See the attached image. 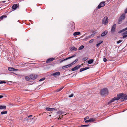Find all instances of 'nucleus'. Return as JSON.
<instances>
[{"mask_svg": "<svg viewBox=\"0 0 127 127\" xmlns=\"http://www.w3.org/2000/svg\"><path fill=\"white\" fill-rule=\"evenodd\" d=\"M92 36H93V35H92V34H91V35L90 36H89L88 37H87V38H90L92 37Z\"/></svg>", "mask_w": 127, "mask_h": 127, "instance_id": "48", "label": "nucleus"}, {"mask_svg": "<svg viewBox=\"0 0 127 127\" xmlns=\"http://www.w3.org/2000/svg\"><path fill=\"white\" fill-rule=\"evenodd\" d=\"M110 0H107L105 1H104V6L106 4H108L109 2L110 1Z\"/></svg>", "mask_w": 127, "mask_h": 127, "instance_id": "19", "label": "nucleus"}, {"mask_svg": "<svg viewBox=\"0 0 127 127\" xmlns=\"http://www.w3.org/2000/svg\"><path fill=\"white\" fill-rule=\"evenodd\" d=\"M84 47V46L83 45H81L78 48L79 50H81L83 49Z\"/></svg>", "mask_w": 127, "mask_h": 127, "instance_id": "30", "label": "nucleus"}, {"mask_svg": "<svg viewBox=\"0 0 127 127\" xmlns=\"http://www.w3.org/2000/svg\"><path fill=\"white\" fill-rule=\"evenodd\" d=\"M102 5H103V1H102L98 5L97 8L98 9H99L101 7L103 6Z\"/></svg>", "mask_w": 127, "mask_h": 127, "instance_id": "14", "label": "nucleus"}, {"mask_svg": "<svg viewBox=\"0 0 127 127\" xmlns=\"http://www.w3.org/2000/svg\"><path fill=\"white\" fill-rule=\"evenodd\" d=\"M81 66V65H78L74 67L75 68L76 70H77L79 69Z\"/></svg>", "mask_w": 127, "mask_h": 127, "instance_id": "23", "label": "nucleus"}, {"mask_svg": "<svg viewBox=\"0 0 127 127\" xmlns=\"http://www.w3.org/2000/svg\"><path fill=\"white\" fill-rule=\"evenodd\" d=\"M45 79V78L44 77L40 79L39 81H41L44 80Z\"/></svg>", "mask_w": 127, "mask_h": 127, "instance_id": "41", "label": "nucleus"}, {"mask_svg": "<svg viewBox=\"0 0 127 127\" xmlns=\"http://www.w3.org/2000/svg\"><path fill=\"white\" fill-rule=\"evenodd\" d=\"M101 36H103V32H102L101 34Z\"/></svg>", "mask_w": 127, "mask_h": 127, "instance_id": "55", "label": "nucleus"}, {"mask_svg": "<svg viewBox=\"0 0 127 127\" xmlns=\"http://www.w3.org/2000/svg\"><path fill=\"white\" fill-rule=\"evenodd\" d=\"M90 68V67L89 66H87L86 67H85V68H84V69L85 70H87V69H89Z\"/></svg>", "mask_w": 127, "mask_h": 127, "instance_id": "47", "label": "nucleus"}, {"mask_svg": "<svg viewBox=\"0 0 127 127\" xmlns=\"http://www.w3.org/2000/svg\"><path fill=\"white\" fill-rule=\"evenodd\" d=\"M108 19L107 17H105L104 18V25H106L108 23Z\"/></svg>", "mask_w": 127, "mask_h": 127, "instance_id": "6", "label": "nucleus"}, {"mask_svg": "<svg viewBox=\"0 0 127 127\" xmlns=\"http://www.w3.org/2000/svg\"><path fill=\"white\" fill-rule=\"evenodd\" d=\"M78 61V59H76L74 61H73V62L71 63L70 64L71 66L72 65L74 64H75V63H76V62Z\"/></svg>", "mask_w": 127, "mask_h": 127, "instance_id": "22", "label": "nucleus"}, {"mask_svg": "<svg viewBox=\"0 0 127 127\" xmlns=\"http://www.w3.org/2000/svg\"><path fill=\"white\" fill-rule=\"evenodd\" d=\"M32 115H30L28 116V118H29L30 117H32Z\"/></svg>", "mask_w": 127, "mask_h": 127, "instance_id": "53", "label": "nucleus"}, {"mask_svg": "<svg viewBox=\"0 0 127 127\" xmlns=\"http://www.w3.org/2000/svg\"><path fill=\"white\" fill-rule=\"evenodd\" d=\"M126 23H127V21L126 22Z\"/></svg>", "mask_w": 127, "mask_h": 127, "instance_id": "61", "label": "nucleus"}, {"mask_svg": "<svg viewBox=\"0 0 127 127\" xmlns=\"http://www.w3.org/2000/svg\"><path fill=\"white\" fill-rule=\"evenodd\" d=\"M107 60L105 58H104V62H106Z\"/></svg>", "mask_w": 127, "mask_h": 127, "instance_id": "50", "label": "nucleus"}, {"mask_svg": "<svg viewBox=\"0 0 127 127\" xmlns=\"http://www.w3.org/2000/svg\"><path fill=\"white\" fill-rule=\"evenodd\" d=\"M102 23L103 24V19H102Z\"/></svg>", "mask_w": 127, "mask_h": 127, "instance_id": "58", "label": "nucleus"}, {"mask_svg": "<svg viewBox=\"0 0 127 127\" xmlns=\"http://www.w3.org/2000/svg\"><path fill=\"white\" fill-rule=\"evenodd\" d=\"M46 110L47 111H53L54 110L57 111V109L54 108L47 107L46 109Z\"/></svg>", "mask_w": 127, "mask_h": 127, "instance_id": "13", "label": "nucleus"}, {"mask_svg": "<svg viewBox=\"0 0 127 127\" xmlns=\"http://www.w3.org/2000/svg\"><path fill=\"white\" fill-rule=\"evenodd\" d=\"M7 16L6 15H3L0 17V19L1 20L3 19L4 18L7 17Z\"/></svg>", "mask_w": 127, "mask_h": 127, "instance_id": "28", "label": "nucleus"}, {"mask_svg": "<svg viewBox=\"0 0 127 127\" xmlns=\"http://www.w3.org/2000/svg\"><path fill=\"white\" fill-rule=\"evenodd\" d=\"M69 26L71 28V30L70 31V32L73 31L75 28V24L72 21L70 22L69 24Z\"/></svg>", "mask_w": 127, "mask_h": 127, "instance_id": "3", "label": "nucleus"}, {"mask_svg": "<svg viewBox=\"0 0 127 127\" xmlns=\"http://www.w3.org/2000/svg\"><path fill=\"white\" fill-rule=\"evenodd\" d=\"M125 98H124V99H125V100H127V95L126 94H125Z\"/></svg>", "mask_w": 127, "mask_h": 127, "instance_id": "37", "label": "nucleus"}, {"mask_svg": "<svg viewBox=\"0 0 127 127\" xmlns=\"http://www.w3.org/2000/svg\"><path fill=\"white\" fill-rule=\"evenodd\" d=\"M85 70L84 68H82L80 69V72H81Z\"/></svg>", "mask_w": 127, "mask_h": 127, "instance_id": "39", "label": "nucleus"}, {"mask_svg": "<svg viewBox=\"0 0 127 127\" xmlns=\"http://www.w3.org/2000/svg\"><path fill=\"white\" fill-rule=\"evenodd\" d=\"M117 100H118L117 97H114L109 101L108 103V104H109L110 103L113 102L114 101Z\"/></svg>", "mask_w": 127, "mask_h": 127, "instance_id": "9", "label": "nucleus"}, {"mask_svg": "<svg viewBox=\"0 0 127 127\" xmlns=\"http://www.w3.org/2000/svg\"><path fill=\"white\" fill-rule=\"evenodd\" d=\"M116 28V24H114L112 27L111 31L112 32H114Z\"/></svg>", "mask_w": 127, "mask_h": 127, "instance_id": "16", "label": "nucleus"}, {"mask_svg": "<svg viewBox=\"0 0 127 127\" xmlns=\"http://www.w3.org/2000/svg\"><path fill=\"white\" fill-rule=\"evenodd\" d=\"M19 6V5L18 4H13L12 7V8L14 10L16 9Z\"/></svg>", "mask_w": 127, "mask_h": 127, "instance_id": "11", "label": "nucleus"}, {"mask_svg": "<svg viewBox=\"0 0 127 127\" xmlns=\"http://www.w3.org/2000/svg\"><path fill=\"white\" fill-rule=\"evenodd\" d=\"M100 37V36H97V38H98L99 37Z\"/></svg>", "mask_w": 127, "mask_h": 127, "instance_id": "57", "label": "nucleus"}, {"mask_svg": "<svg viewBox=\"0 0 127 127\" xmlns=\"http://www.w3.org/2000/svg\"><path fill=\"white\" fill-rule=\"evenodd\" d=\"M60 75V73L59 72H57L52 73L51 75L54 77L59 76Z\"/></svg>", "mask_w": 127, "mask_h": 127, "instance_id": "5", "label": "nucleus"}, {"mask_svg": "<svg viewBox=\"0 0 127 127\" xmlns=\"http://www.w3.org/2000/svg\"><path fill=\"white\" fill-rule=\"evenodd\" d=\"M103 42V41H101L99 42L97 44H96V46L97 47H98L100 46V44Z\"/></svg>", "mask_w": 127, "mask_h": 127, "instance_id": "27", "label": "nucleus"}, {"mask_svg": "<svg viewBox=\"0 0 127 127\" xmlns=\"http://www.w3.org/2000/svg\"><path fill=\"white\" fill-rule=\"evenodd\" d=\"M54 60H55V58H50L47 60L46 61V63H49L50 62L53 61Z\"/></svg>", "mask_w": 127, "mask_h": 127, "instance_id": "12", "label": "nucleus"}, {"mask_svg": "<svg viewBox=\"0 0 127 127\" xmlns=\"http://www.w3.org/2000/svg\"><path fill=\"white\" fill-rule=\"evenodd\" d=\"M89 118V117L87 118V117H85L84 118V120L85 121L86 120Z\"/></svg>", "mask_w": 127, "mask_h": 127, "instance_id": "52", "label": "nucleus"}, {"mask_svg": "<svg viewBox=\"0 0 127 127\" xmlns=\"http://www.w3.org/2000/svg\"><path fill=\"white\" fill-rule=\"evenodd\" d=\"M33 119V118H32V119Z\"/></svg>", "mask_w": 127, "mask_h": 127, "instance_id": "60", "label": "nucleus"}, {"mask_svg": "<svg viewBox=\"0 0 127 127\" xmlns=\"http://www.w3.org/2000/svg\"><path fill=\"white\" fill-rule=\"evenodd\" d=\"M125 18V13H124L118 19V24H121L122 22L124 20Z\"/></svg>", "mask_w": 127, "mask_h": 127, "instance_id": "2", "label": "nucleus"}, {"mask_svg": "<svg viewBox=\"0 0 127 127\" xmlns=\"http://www.w3.org/2000/svg\"><path fill=\"white\" fill-rule=\"evenodd\" d=\"M94 41V39H92L91 40H90V41H89V43H91L93 42Z\"/></svg>", "mask_w": 127, "mask_h": 127, "instance_id": "38", "label": "nucleus"}, {"mask_svg": "<svg viewBox=\"0 0 127 127\" xmlns=\"http://www.w3.org/2000/svg\"><path fill=\"white\" fill-rule=\"evenodd\" d=\"M7 113V112L6 111H4L1 112V115Z\"/></svg>", "mask_w": 127, "mask_h": 127, "instance_id": "31", "label": "nucleus"}, {"mask_svg": "<svg viewBox=\"0 0 127 127\" xmlns=\"http://www.w3.org/2000/svg\"><path fill=\"white\" fill-rule=\"evenodd\" d=\"M25 78L26 80L29 81L30 80V78L28 76H25Z\"/></svg>", "mask_w": 127, "mask_h": 127, "instance_id": "29", "label": "nucleus"}, {"mask_svg": "<svg viewBox=\"0 0 127 127\" xmlns=\"http://www.w3.org/2000/svg\"><path fill=\"white\" fill-rule=\"evenodd\" d=\"M5 1H2V2L3 3H4L5 2Z\"/></svg>", "mask_w": 127, "mask_h": 127, "instance_id": "56", "label": "nucleus"}, {"mask_svg": "<svg viewBox=\"0 0 127 127\" xmlns=\"http://www.w3.org/2000/svg\"><path fill=\"white\" fill-rule=\"evenodd\" d=\"M96 33V31H94L92 33V35H93V36H94L95 35Z\"/></svg>", "mask_w": 127, "mask_h": 127, "instance_id": "34", "label": "nucleus"}, {"mask_svg": "<svg viewBox=\"0 0 127 127\" xmlns=\"http://www.w3.org/2000/svg\"><path fill=\"white\" fill-rule=\"evenodd\" d=\"M37 76V75H36L32 74L30 76V77L31 79L34 80L36 78Z\"/></svg>", "mask_w": 127, "mask_h": 127, "instance_id": "7", "label": "nucleus"}, {"mask_svg": "<svg viewBox=\"0 0 127 127\" xmlns=\"http://www.w3.org/2000/svg\"><path fill=\"white\" fill-rule=\"evenodd\" d=\"M125 94L123 93H120L117 94V96L118 100L120 99L121 101H123L125 100Z\"/></svg>", "mask_w": 127, "mask_h": 127, "instance_id": "1", "label": "nucleus"}, {"mask_svg": "<svg viewBox=\"0 0 127 127\" xmlns=\"http://www.w3.org/2000/svg\"><path fill=\"white\" fill-rule=\"evenodd\" d=\"M71 66V65L70 64L66 65L65 66H63L62 67V69H64L67 68L68 67H70Z\"/></svg>", "mask_w": 127, "mask_h": 127, "instance_id": "18", "label": "nucleus"}, {"mask_svg": "<svg viewBox=\"0 0 127 127\" xmlns=\"http://www.w3.org/2000/svg\"><path fill=\"white\" fill-rule=\"evenodd\" d=\"M73 94H71L70 95H69L68 97H73Z\"/></svg>", "mask_w": 127, "mask_h": 127, "instance_id": "44", "label": "nucleus"}, {"mask_svg": "<svg viewBox=\"0 0 127 127\" xmlns=\"http://www.w3.org/2000/svg\"><path fill=\"white\" fill-rule=\"evenodd\" d=\"M58 114H59V118H58V120H59L60 118H62L63 117V115H62V114H64V112H62L61 111H58Z\"/></svg>", "mask_w": 127, "mask_h": 127, "instance_id": "8", "label": "nucleus"}, {"mask_svg": "<svg viewBox=\"0 0 127 127\" xmlns=\"http://www.w3.org/2000/svg\"><path fill=\"white\" fill-rule=\"evenodd\" d=\"M76 56V55L75 54H74L72 55V56H71L70 57H69L67 58V59H71L72 58H73L75 57Z\"/></svg>", "mask_w": 127, "mask_h": 127, "instance_id": "32", "label": "nucleus"}, {"mask_svg": "<svg viewBox=\"0 0 127 127\" xmlns=\"http://www.w3.org/2000/svg\"><path fill=\"white\" fill-rule=\"evenodd\" d=\"M6 109V106L4 105H0V109L5 110Z\"/></svg>", "mask_w": 127, "mask_h": 127, "instance_id": "17", "label": "nucleus"}, {"mask_svg": "<svg viewBox=\"0 0 127 127\" xmlns=\"http://www.w3.org/2000/svg\"><path fill=\"white\" fill-rule=\"evenodd\" d=\"M80 34V33L79 32H75L73 33V35L74 36H76L79 35Z\"/></svg>", "mask_w": 127, "mask_h": 127, "instance_id": "26", "label": "nucleus"}, {"mask_svg": "<svg viewBox=\"0 0 127 127\" xmlns=\"http://www.w3.org/2000/svg\"><path fill=\"white\" fill-rule=\"evenodd\" d=\"M100 94L102 95H103V89H101L100 92Z\"/></svg>", "mask_w": 127, "mask_h": 127, "instance_id": "40", "label": "nucleus"}, {"mask_svg": "<svg viewBox=\"0 0 127 127\" xmlns=\"http://www.w3.org/2000/svg\"><path fill=\"white\" fill-rule=\"evenodd\" d=\"M6 82L4 81H1L0 82V84H2L3 83H5Z\"/></svg>", "mask_w": 127, "mask_h": 127, "instance_id": "43", "label": "nucleus"}, {"mask_svg": "<svg viewBox=\"0 0 127 127\" xmlns=\"http://www.w3.org/2000/svg\"><path fill=\"white\" fill-rule=\"evenodd\" d=\"M126 28L123 29L122 30H120V31H119V32H118V33H121L125 31H126Z\"/></svg>", "mask_w": 127, "mask_h": 127, "instance_id": "25", "label": "nucleus"}, {"mask_svg": "<svg viewBox=\"0 0 127 127\" xmlns=\"http://www.w3.org/2000/svg\"><path fill=\"white\" fill-rule=\"evenodd\" d=\"M108 91L107 88H104V96L108 95Z\"/></svg>", "mask_w": 127, "mask_h": 127, "instance_id": "4", "label": "nucleus"}, {"mask_svg": "<svg viewBox=\"0 0 127 127\" xmlns=\"http://www.w3.org/2000/svg\"><path fill=\"white\" fill-rule=\"evenodd\" d=\"M64 88V87H62L60 88L57 89L56 90V91L57 92H59L61 91Z\"/></svg>", "mask_w": 127, "mask_h": 127, "instance_id": "24", "label": "nucleus"}, {"mask_svg": "<svg viewBox=\"0 0 127 127\" xmlns=\"http://www.w3.org/2000/svg\"><path fill=\"white\" fill-rule=\"evenodd\" d=\"M122 35H124L122 37V38L123 39L127 37V31H126L125 32L123 33H122Z\"/></svg>", "mask_w": 127, "mask_h": 127, "instance_id": "10", "label": "nucleus"}, {"mask_svg": "<svg viewBox=\"0 0 127 127\" xmlns=\"http://www.w3.org/2000/svg\"><path fill=\"white\" fill-rule=\"evenodd\" d=\"M85 122L86 123L90 122V119L88 120H86L85 121Z\"/></svg>", "mask_w": 127, "mask_h": 127, "instance_id": "46", "label": "nucleus"}, {"mask_svg": "<svg viewBox=\"0 0 127 127\" xmlns=\"http://www.w3.org/2000/svg\"><path fill=\"white\" fill-rule=\"evenodd\" d=\"M88 59L87 57H85L83 58V60L84 61H86Z\"/></svg>", "mask_w": 127, "mask_h": 127, "instance_id": "42", "label": "nucleus"}, {"mask_svg": "<svg viewBox=\"0 0 127 127\" xmlns=\"http://www.w3.org/2000/svg\"><path fill=\"white\" fill-rule=\"evenodd\" d=\"M89 119L90 120V122H93L95 121V119L93 118H90Z\"/></svg>", "mask_w": 127, "mask_h": 127, "instance_id": "33", "label": "nucleus"}, {"mask_svg": "<svg viewBox=\"0 0 127 127\" xmlns=\"http://www.w3.org/2000/svg\"><path fill=\"white\" fill-rule=\"evenodd\" d=\"M77 49L74 46H73L70 49V50L71 51H72L73 50H74V51H77Z\"/></svg>", "mask_w": 127, "mask_h": 127, "instance_id": "21", "label": "nucleus"}, {"mask_svg": "<svg viewBox=\"0 0 127 127\" xmlns=\"http://www.w3.org/2000/svg\"><path fill=\"white\" fill-rule=\"evenodd\" d=\"M8 69L9 71H17V69H15L11 67H9L8 68Z\"/></svg>", "mask_w": 127, "mask_h": 127, "instance_id": "15", "label": "nucleus"}, {"mask_svg": "<svg viewBox=\"0 0 127 127\" xmlns=\"http://www.w3.org/2000/svg\"><path fill=\"white\" fill-rule=\"evenodd\" d=\"M108 33V31L106 30H105L104 31V36L106 35Z\"/></svg>", "mask_w": 127, "mask_h": 127, "instance_id": "35", "label": "nucleus"}, {"mask_svg": "<svg viewBox=\"0 0 127 127\" xmlns=\"http://www.w3.org/2000/svg\"><path fill=\"white\" fill-rule=\"evenodd\" d=\"M94 61V60L92 59L88 61V63L89 64H91L93 63Z\"/></svg>", "mask_w": 127, "mask_h": 127, "instance_id": "20", "label": "nucleus"}, {"mask_svg": "<svg viewBox=\"0 0 127 127\" xmlns=\"http://www.w3.org/2000/svg\"><path fill=\"white\" fill-rule=\"evenodd\" d=\"M124 12L125 14L127 13V8L125 10Z\"/></svg>", "mask_w": 127, "mask_h": 127, "instance_id": "49", "label": "nucleus"}, {"mask_svg": "<svg viewBox=\"0 0 127 127\" xmlns=\"http://www.w3.org/2000/svg\"><path fill=\"white\" fill-rule=\"evenodd\" d=\"M3 97V96L2 95H0V99Z\"/></svg>", "mask_w": 127, "mask_h": 127, "instance_id": "54", "label": "nucleus"}, {"mask_svg": "<svg viewBox=\"0 0 127 127\" xmlns=\"http://www.w3.org/2000/svg\"><path fill=\"white\" fill-rule=\"evenodd\" d=\"M122 41L121 40H119V41H117V44H119L122 42Z\"/></svg>", "mask_w": 127, "mask_h": 127, "instance_id": "45", "label": "nucleus"}, {"mask_svg": "<svg viewBox=\"0 0 127 127\" xmlns=\"http://www.w3.org/2000/svg\"><path fill=\"white\" fill-rule=\"evenodd\" d=\"M76 70L75 69V68L74 67L73 68H72L71 69V70L72 71H74L75 70Z\"/></svg>", "mask_w": 127, "mask_h": 127, "instance_id": "51", "label": "nucleus"}, {"mask_svg": "<svg viewBox=\"0 0 127 127\" xmlns=\"http://www.w3.org/2000/svg\"><path fill=\"white\" fill-rule=\"evenodd\" d=\"M126 28V30H127V28Z\"/></svg>", "mask_w": 127, "mask_h": 127, "instance_id": "59", "label": "nucleus"}, {"mask_svg": "<svg viewBox=\"0 0 127 127\" xmlns=\"http://www.w3.org/2000/svg\"><path fill=\"white\" fill-rule=\"evenodd\" d=\"M68 60L67 58H66V59H65L64 60H61V61H60V63H62V62L64 61H66V60Z\"/></svg>", "mask_w": 127, "mask_h": 127, "instance_id": "36", "label": "nucleus"}]
</instances>
